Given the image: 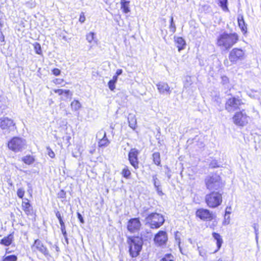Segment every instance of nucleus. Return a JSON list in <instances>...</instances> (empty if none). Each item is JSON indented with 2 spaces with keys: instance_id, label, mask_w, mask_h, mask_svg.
<instances>
[{
  "instance_id": "f257e3e1",
  "label": "nucleus",
  "mask_w": 261,
  "mask_h": 261,
  "mask_svg": "<svg viewBox=\"0 0 261 261\" xmlns=\"http://www.w3.org/2000/svg\"><path fill=\"white\" fill-rule=\"evenodd\" d=\"M148 208L143 207L141 215L145 217L146 224H148L152 229L160 228L165 222L164 216L158 213H148Z\"/></svg>"
},
{
  "instance_id": "f03ea898",
  "label": "nucleus",
  "mask_w": 261,
  "mask_h": 261,
  "mask_svg": "<svg viewBox=\"0 0 261 261\" xmlns=\"http://www.w3.org/2000/svg\"><path fill=\"white\" fill-rule=\"evenodd\" d=\"M239 40V36L236 33H228L224 32L217 38V45L224 50H228Z\"/></svg>"
},
{
  "instance_id": "7ed1b4c3",
  "label": "nucleus",
  "mask_w": 261,
  "mask_h": 261,
  "mask_svg": "<svg viewBox=\"0 0 261 261\" xmlns=\"http://www.w3.org/2000/svg\"><path fill=\"white\" fill-rule=\"evenodd\" d=\"M141 236H129L127 238V243L128 245V252L132 257L138 256L142 249L143 244V237L144 232L142 231Z\"/></svg>"
},
{
  "instance_id": "20e7f679",
  "label": "nucleus",
  "mask_w": 261,
  "mask_h": 261,
  "mask_svg": "<svg viewBox=\"0 0 261 261\" xmlns=\"http://www.w3.org/2000/svg\"><path fill=\"white\" fill-rule=\"evenodd\" d=\"M205 186L208 190L212 191H222L224 184L221 177L216 173H210L204 179Z\"/></svg>"
},
{
  "instance_id": "39448f33",
  "label": "nucleus",
  "mask_w": 261,
  "mask_h": 261,
  "mask_svg": "<svg viewBox=\"0 0 261 261\" xmlns=\"http://www.w3.org/2000/svg\"><path fill=\"white\" fill-rule=\"evenodd\" d=\"M223 191H212L205 196V201L210 208H216L220 205L222 202Z\"/></svg>"
},
{
  "instance_id": "423d86ee",
  "label": "nucleus",
  "mask_w": 261,
  "mask_h": 261,
  "mask_svg": "<svg viewBox=\"0 0 261 261\" xmlns=\"http://www.w3.org/2000/svg\"><path fill=\"white\" fill-rule=\"evenodd\" d=\"M244 105L242 100L239 97H231L228 98L225 104V109L228 113H232L241 110V106Z\"/></svg>"
},
{
  "instance_id": "0eeeda50",
  "label": "nucleus",
  "mask_w": 261,
  "mask_h": 261,
  "mask_svg": "<svg viewBox=\"0 0 261 261\" xmlns=\"http://www.w3.org/2000/svg\"><path fill=\"white\" fill-rule=\"evenodd\" d=\"M25 140L17 137H13L8 143L9 148L14 152L22 151L25 148Z\"/></svg>"
},
{
  "instance_id": "6e6552de",
  "label": "nucleus",
  "mask_w": 261,
  "mask_h": 261,
  "mask_svg": "<svg viewBox=\"0 0 261 261\" xmlns=\"http://www.w3.org/2000/svg\"><path fill=\"white\" fill-rule=\"evenodd\" d=\"M0 128L3 130L4 134H9L16 129L13 120L8 117H2L0 118Z\"/></svg>"
},
{
  "instance_id": "1a4fd4ad",
  "label": "nucleus",
  "mask_w": 261,
  "mask_h": 261,
  "mask_svg": "<svg viewBox=\"0 0 261 261\" xmlns=\"http://www.w3.org/2000/svg\"><path fill=\"white\" fill-rule=\"evenodd\" d=\"M248 118L245 110L242 109L234 114L232 120L236 125L243 126L248 123Z\"/></svg>"
},
{
  "instance_id": "9d476101",
  "label": "nucleus",
  "mask_w": 261,
  "mask_h": 261,
  "mask_svg": "<svg viewBox=\"0 0 261 261\" xmlns=\"http://www.w3.org/2000/svg\"><path fill=\"white\" fill-rule=\"evenodd\" d=\"M228 58L232 64H236L244 59L245 51L241 48H234L230 51Z\"/></svg>"
},
{
  "instance_id": "9b49d317",
  "label": "nucleus",
  "mask_w": 261,
  "mask_h": 261,
  "mask_svg": "<svg viewBox=\"0 0 261 261\" xmlns=\"http://www.w3.org/2000/svg\"><path fill=\"white\" fill-rule=\"evenodd\" d=\"M140 151L136 148H132L128 154V160L130 164L135 169L139 168V159L138 155Z\"/></svg>"
},
{
  "instance_id": "f8f14e48",
  "label": "nucleus",
  "mask_w": 261,
  "mask_h": 261,
  "mask_svg": "<svg viewBox=\"0 0 261 261\" xmlns=\"http://www.w3.org/2000/svg\"><path fill=\"white\" fill-rule=\"evenodd\" d=\"M196 215L201 220L206 221H212L215 217L212 212L203 208L198 209L196 212Z\"/></svg>"
},
{
  "instance_id": "ddd939ff",
  "label": "nucleus",
  "mask_w": 261,
  "mask_h": 261,
  "mask_svg": "<svg viewBox=\"0 0 261 261\" xmlns=\"http://www.w3.org/2000/svg\"><path fill=\"white\" fill-rule=\"evenodd\" d=\"M141 226V223L139 218H134L130 219L127 224V230L132 233L138 232Z\"/></svg>"
},
{
  "instance_id": "4468645a",
  "label": "nucleus",
  "mask_w": 261,
  "mask_h": 261,
  "mask_svg": "<svg viewBox=\"0 0 261 261\" xmlns=\"http://www.w3.org/2000/svg\"><path fill=\"white\" fill-rule=\"evenodd\" d=\"M167 240V234L165 231L160 230L154 236V242L157 246H162L166 245Z\"/></svg>"
},
{
  "instance_id": "2eb2a0df",
  "label": "nucleus",
  "mask_w": 261,
  "mask_h": 261,
  "mask_svg": "<svg viewBox=\"0 0 261 261\" xmlns=\"http://www.w3.org/2000/svg\"><path fill=\"white\" fill-rule=\"evenodd\" d=\"M35 247L38 251L43 254L45 257L49 256V252L47 247L43 245L42 241L39 239H36L34 241L33 246Z\"/></svg>"
},
{
  "instance_id": "dca6fc26",
  "label": "nucleus",
  "mask_w": 261,
  "mask_h": 261,
  "mask_svg": "<svg viewBox=\"0 0 261 261\" xmlns=\"http://www.w3.org/2000/svg\"><path fill=\"white\" fill-rule=\"evenodd\" d=\"M96 138L99 140L98 146L100 147H106L110 143L107 137L106 133L103 130H101L97 133Z\"/></svg>"
},
{
  "instance_id": "f3484780",
  "label": "nucleus",
  "mask_w": 261,
  "mask_h": 261,
  "mask_svg": "<svg viewBox=\"0 0 261 261\" xmlns=\"http://www.w3.org/2000/svg\"><path fill=\"white\" fill-rule=\"evenodd\" d=\"M156 86L160 94L170 95L172 92V90L166 82H160L156 84Z\"/></svg>"
},
{
  "instance_id": "a211bd4d",
  "label": "nucleus",
  "mask_w": 261,
  "mask_h": 261,
  "mask_svg": "<svg viewBox=\"0 0 261 261\" xmlns=\"http://www.w3.org/2000/svg\"><path fill=\"white\" fill-rule=\"evenodd\" d=\"M22 208L27 215L33 216L34 215V213L33 206L27 198H24L22 201Z\"/></svg>"
},
{
  "instance_id": "6ab92c4d",
  "label": "nucleus",
  "mask_w": 261,
  "mask_h": 261,
  "mask_svg": "<svg viewBox=\"0 0 261 261\" xmlns=\"http://www.w3.org/2000/svg\"><path fill=\"white\" fill-rule=\"evenodd\" d=\"M237 20L240 29L245 35L247 33V24L245 22L243 15L241 14H239Z\"/></svg>"
},
{
  "instance_id": "aec40b11",
  "label": "nucleus",
  "mask_w": 261,
  "mask_h": 261,
  "mask_svg": "<svg viewBox=\"0 0 261 261\" xmlns=\"http://www.w3.org/2000/svg\"><path fill=\"white\" fill-rule=\"evenodd\" d=\"M14 241V232L4 237L0 241V244L5 246H9Z\"/></svg>"
},
{
  "instance_id": "412c9836",
  "label": "nucleus",
  "mask_w": 261,
  "mask_h": 261,
  "mask_svg": "<svg viewBox=\"0 0 261 261\" xmlns=\"http://www.w3.org/2000/svg\"><path fill=\"white\" fill-rule=\"evenodd\" d=\"M152 181L158 195L160 196H162L164 193H163L161 188L160 181L158 178L157 175L156 174L152 176Z\"/></svg>"
},
{
  "instance_id": "4be33fe9",
  "label": "nucleus",
  "mask_w": 261,
  "mask_h": 261,
  "mask_svg": "<svg viewBox=\"0 0 261 261\" xmlns=\"http://www.w3.org/2000/svg\"><path fill=\"white\" fill-rule=\"evenodd\" d=\"M175 42L179 51L185 48L186 45V41L182 37H178L175 38Z\"/></svg>"
},
{
  "instance_id": "5701e85b",
  "label": "nucleus",
  "mask_w": 261,
  "mask_h": 261,
  "mask_svg": "<svg viewBox=\"0 0 261 261\" xmlns=\"http://www.w3.org/2000/svg\"><path fill=\"white\" fill-rule=\"evenodd\" d=\"M212 236L215 239V240L216 241V244L217 247V249L216 250L215 252L218 251L220 248L221 247L222 243H223V240L222 238V237L220 236V234L218 233L213 232L212 233Z\"/></svg>"
},
{
  "instance_id": "b1692460",
  "label": "nucleus",
  "mask_w": 261,
  "mask_h": 261,
  "mask_svg": "<svg viewBox=\"0 0 261 261\" xmlns=\"http://www.w3.org/2000/svg\"><path fill=\"white\" fill-rule=\"evenodd\" d=\"M221 84L223 86L225 89L226 90L225 93H227L228 90H230L231 89V85L229 83V79L226 76H221Z\"/></svg>"
},
{
  "instance_id": "393cba45",
  "label": "nucleus",
  "mask_w": 261,
  "mask_h": 261,
  "mask_svg": "<svg viewBox=\"0 0 261 261\" xmlns=\"http://www.w3.org/2000/svg\"><path fill=\"white\" fill-rule=\"evenodd\" d=\"M17 256L15 254L5 255L3 256L2 261H17Z\"/></svg>"
},
{
  "instance_id": "a878e982",
  "label": "nucleus",
  "mask_w": 261,
  "mask_h": 261,
  "mask_svg": "<svg viewBox=\"0 0 261 261\" xmlns=\"http://www.w3.org/2000/svg\"><path fill=\"white\" fill-rule=\"evenodd\" d=\"M152 159L154 163L157 166L161 165L160 153L159 152H154L152 154Z\"/></svg>"
},
{
  "instance_id": "bb28decb",
  "label": "nucleus",
  "mask_w": 261,
  "mask_h": 261,
  "mask_svg": "<svg viewBox=\"0 0 261 261\" xmlns=\"http://www.w3.org/2000/svg\"><path fill=\"white\" fill-rule=\"evenodd\" d=\"M22 161L26 164L31 165L34 163L35 160L33 156L28 155L23 157Z\"/></svg>"
},
{
  "instance_id": "cd10ccee",
  "label": "nucleus",
  "mask_w": 261,
  "mask_h": 261,
  "mask_svg": "<svg viewBox=\"0 0 261 261\" xmlns=\"http://www.w3.org/2000/svg\"><path fill=\"white\" fill-rule=\"evenodd\" d=\"M86 40L89 43H91L92 41L96 43L97 40L95 37V34L92 32L89 33L86 35Z\"/></svg>"
},
{
  "instance_id": "c85d7f7f",
  "label": "nucleus",
  "mask_w": 261,
  "mask_h": 261,
  "mask_svg": "<svg viewBox=\"0 0 261 261\" xmlns=\"http://www.w3.org/2000/svg\"><path fill=\"white\" fill-rule=\"evenodd\" d=\"M219 5L224 11H229V9L227 6L228 0H220L219 2Z\"/></svg>"
},
{
  "instance_id": "c756f323",
  "label": "nucleus",
  "mask_w": 261,
  "mask_h": 261,
  "mask_svg": "<svg viewBox=\"0 0 261 261\" xmlns=\"http://www.w3.org/2000/svg\"><path fill=\"white\" fill-rule=\"evenodd\" d=\"M121 8L123 10V11L125 13H127L130 11L128 4L129 1L121 2Z\"/></svg>"
},
{
  "instance_id": "7c9ffc66",
  "label": "nucleus",
  "mask_w": 261,
  "mask_h": 261,
  "mask_svg": "<svg viewBox=\"0 0 261 261\" xmlns=\"http://www.w3.org/2000/svg\"><path fill=\"white\" fill-rule=\"evenodd\" d=\"M33 46L36 54L42 56V51L41 45L38 42H35L33 44Z\"/></svg>"
},
{
  "instance_id": "2f4dec72",
  "label": "nucleus",
  "mask_w": 261,
  "mask_h": 261,
  "mask_svg": "<svg viewBox=\"0 0 261 261\" xmlns=\"http://www.w3.org/2000/svg\"><path fill=\"white\" fill-rule=\"evenodd\" d=\"M71 107L72 110L77 111L81 107V104L78 100H74L71 103Z\"/></svg>"
},
{
  "instance_id": "473e14b6",
  "label": "nucleus",
  "mask_w": 261,
  "mask_h": 261,
  "mask_svg": "<svg viewBox=\"0 0 261 261\" xmlns=\"http://www.w3.org/2000/svg\"><path fill=\"white\" fill-rule=\"evenodd\" d=\"M129 126L133 129H135L136 125V120L133 116H130L128 117Z\"/></svg>"
},
{
  "instance_id": "72a5a7b5",
  "label": "nucleus",
  "mask_w": 261,
  "mask_h": 261,
  "mask_svg": "<svg viewBox=\"0 0 261 261\" xmlns=\"http://www.w3.org/2000/svg\"><path fill=\"white\" fill-rule=\"evenodd\" d=\"M174 257L171 253L166 254L160 261H173Z\"/></svg>"
},
{
  "instance_id": "f704fd0d",
  "label": "nucleus",
  "mask_w": 261,
  "mask_h": 261,
  "mask_svg": "<svg viewBox=\"0 0 261 261\" xmlns=\"http://www.w3.org/2000/svg\"><path fill=\"white\" fill-rule=\"evenodd\" d=\"M170 25L169 29L170 31L172 33H174L176 31V25L175 23L174 22L173 17V16H171L170 20Z\"/></svg>"
},
{
  "instance_id": "c9c22d12",
  "label": "nucleus",
  "mask_w": 261,
  "mask_h": 261,
  "mask_svg": "<svg viewBox=\"0 0 261 261\" xmlns=\"http://www.w3.org/2000/svg\"><path fill=\"white\" fill-rule=\"evenodd\" d=\"M122 174L124 177L126 178H129L131 174V173L130 171L128 169L127 167H126L122 170Z\"/></svg>"
},
{
  "instance_id": "e433bc0d",
  "label": "nucleus",
  "mask_w": 261,
  "mask_h": 261,
  "mask_svg": "<svg viewBox=\"0 0 261 261\" xmlns=\"http://www.w3.org/2000/svg\"><path fill=\"white\" fill-rule=\"evenodd\" d=\"M24 190L23 188H19L17 191V196L20 198H22L24 196Z\"/></svg>"
},
{
  "instance_id": "4c0bfd02",
  "label": "nucleus",
  "mask_w": 261,
  "mask_h": 261,
  "mask_svg": "<svg viewBox=\"0 0 261 261\" xmlns=\"http://www.w3.org/2000/svg\"><path fill=\"white\" fill-rule=\"evenodd\" d=\"M58 197L60 198L65 199L66 193L64 190H61L58 193Z\"/></svg>"
},
{
  "instance_id": "58836bf2",
  "label": "nucleus",
  "mask_w": 261,
  "mask_h": 261,
  "mask_svg": "<svg viewBox=\"0 0 261 261\" xmlns=\"http://www.w3.org/2000/svg\"><path fill=\"white\" fill-rule=\"evenodd\" d=\"M115 82L112 81L111 80L109 81L108 82L109 88L111 91H113L115 89Z\"/></svg>"
},
{
  "instance_id": "ea45409f",
  "label": "nucleus",
  "mask_w": 261,
  "mask_h": 261,
  "mask_svg": "<svg viewBox=\"0 0 261 261\" xmlns=\"http://www.w3.org/2000/svg\"><path fill=\"white\" fill-rule=\"evenodd\" d=\"M46 149L47 150L48 155L51 158H54L55 156V154L54 152L51 149V148L49 147H47Z\"/></svg>"
},
{
  "instance_id": "a19ab883",
  "label": "nucleus",
  "mask_w": 261,
  "mask_h": 261,
  "mask_svg": "<svg viewBox=\"0 0 261 261\" xmlns=\"http://www.w3.org/2000/svg\"><path fill=\"white\" fill-rule=\"evenodd\" d=\"M210 167L212 168H215L219 167V165L217 161L213 160L210 164Z\"/></svg>"
},
{
  "instance_id": "79ce46f5",
  "label": "nucleus",
  "mask_w": 261,
  "mask_h": 261,
  "mask_svg": "<svg viewBox=\"0 0 261 261\" xmlns=\"http://www.w3.org/2000/svg\"><path fill=\"white\" fill-rule=\"evenodd\" d=\"M51 71H52L53 74L54 75H55V76H58L61 73V70L59 69L56 68H54L51 70Z\"/></svg>"
},
{
  "instance_id": "37998d69",
  "label": "nucleus",
  "mask_w": 261,
  "mask_h": 261,
  "mask_svg": "<svg viewBox=\"0 0 261 261\" xmlns=\"http://www.w3.org/2000/svg\"><path fill=\"white\" fill-rule=\"evenodd\" d=\"M86 17L85 16V13L84 12H81L79 18V21L81 23H84Z\"/></svg>"
},
{
  "instance_id": "c03bdc74",
  "label": "nucleus",
  "mask_w": 261,
  "mask_h": 261,
  "mask_svg": "<svg viewBox=\"0 0 261 261\" xmlns=\"http://www.w3.org/2000/svg\"><path fill=\"white\" fill-rule=\"evenodd\" d=\"M63 95H64L66 97V98H68L69 95H72V94L69 90L64 89V93Z\"/></svg>"
},
{
  "instance_id": "a18cd8bd",
  "label": "nucleus",
  "mask_w": 261,
  "mask_h": 261,
  "mask_svg": "<svg viewBox=\"0 0 261 261\" xmlns=\"http://www.w3.org/2000/svg\"><path fill=\"white\" fill-rule=\"evenodd\" d=\"M77 217L81 223H82L83 224L85 223V221H84V218H83L82 215L79 212H77Z\"/></svg>"
},
{
  "instance_id": "49530a36",
  "label": "nucleus",
  "mask_w": 261,
  "mask_h": 261,
  "mask_svg": "<svg viewBox=\"0 0 261 261\" xmlns=\"http://www.w3.org/2000/svg\"><path fill=\"white\" fill-rule=\"evenodd\" d=\"M54 92L58 94L59 95H63L64 93V89H54Z\"/></svg>"
},
{
  "instance_id": "de8ad7c7",
  "label": "nucleus",
  "mask_w": 261,
  "mask_h": 261,
  "mask_svg": "<svg viewBox=\"0 0 261 261\" xmlns=\"http://www.w3.org/2000/svg\"><path fill=\"white\" fill-rule=\"evenodd\" d=\"M200 149H202L204 147V144L202 141L198 140V142L196 144Z\"/></svg>"
},
{
  "instance_id": "09e8293b",
  "label": "nucleus",
  "mask_w": 261,
  "mask_h": 261,
  "mask_svg": "<svg viewBox=\"0 0 261 261\" xmlns=\"http://www.w3.org/2000/svg\"><path fill=\"white\" fill-rule=\"evenodd\" d=\"M253 227L254 229L255 234H258V225L256 223H254L253 225Z\"/></svg>"
},
{
  "instance_id": "8fccbe9b",
  "label": "nucleus",
  "mask_w": 261,
  "mask_h": 261,
  "mask_svg": "<svg viewBox=\"0 0 261 261\" xmlns=\"http://www.w3.org/2000/svg\"><path fill=\"white\" fill-rule=\"evenodd\" d=\"M0 41L2 42H4L5 44V36L2 32H0Z\"/></svg>"
},
{
  "instance_id": "3c124183",
  "label": "nucleus",
  "mask_w": 261,
  "mask_h": 261,
  "mask_svg": "<svg viewBox=\"0 0 261 261\" xmlns=\"http://www.w3.org/2000/svg\"><path fill=\"white\" fill-rule=\"evenodd\" d=\"M63 81V80L58 79H56L54 81V83L56 84H60Z\"/></svg>"
},
{
  "instance_id": "603ef678",
  "label": "nucleus",
  "mask_w": 261,
  "mask_h": 261,
  "mask_svg": "<svg viewBox=\"0 0 261 261\" xmlns=\"http://www.w3.org/2000/svg\"><path fill=\"white\" fill-rule=\"evenodd\" d=\"M122 73V70L121 69H117L116 72V74L117 76H119Z\"/></svg>"
},
{
  "instance_id": "864d4df0",
  "label": "nucleus",
  "mask_w": 261,
  "mask_h": 261,
  "mask_svg": "<svg viewBox=\"0 0 261 261\" xmlns=\"http://www.w3.org/2000/svg\"><path fill=\"white\" fill-rule=\"evenodd\" d=\"M61 225V230H66V227L64 223L60 224Z\"/></svg>"
},
{
  "instance_id": "5fc2aeb1",
  "label": "nucleus",
  "mask_w": 261,
  "mask_h": 261,
  "mask_svg": "<svg viewBox=\"0 0 261 261\" xmlns=\"http://www.w3.org/2000/svg\"><path fill=\"white\" fill-rule=\"evenodd\" d=\"M117 80H118V76H117L116 75H114L113 77V79L111 80L116 83Z\"/></svg>"
},
{
  "instance_id": "6e6d98bb",
  "label": "nucleus",
  "mask_w": 261,
  "mask_h": 261,
  "mask_svg": "<svg viewBox=\"0 0 261 261\" xmlns=\"http://www.w3.org/2000/svg\"><path fill=\"white\" fill-rule=\"evenodd\" d=\"M230 210L231 209V207H227L226 208V211H225V216H226L227 214H228L229 215L231 212L229 211H228V210Z\"/></svg>"
},
{
  "instance_id": "4d7b16f0",
  "label": "nucleus",
  "mask_w": 261,
  "mask_h": 261,
  "mask_svg": "<svg viewBox=\"0 0 261 261\" xmlns=\"http://www.w3.org/2000/svg\"><path fill=\"white\" fill-rule=\"evenodd\" d=\"M56 216L57 217V218L58 219L60 218V217H62V216H61V213H60V212H59V211H57V212H56Z\"/></svg>"
},
{
  "instance_id": "13d9d810",
  "label": "nucleus",
  "mask_w": 261,
  "mask_h": 261,
  "mask_svg": "<svg viewBox=\"0 0 261 261\" xmlns=\"http://www.w3.org/2000/svg\"><path fill=\"white\" fill-rule=\"evenodd\" d=\"M61 231H62V233L64 238H66V237L67 236V233L66 232V230H62Z\"/></svg>"
},
{
  "instance_id": "bf43d9fd",
  "label": "nucleus",
  "mask_w": 261,
  "mask_h": 261,
  "mask_svg": "<svg viewBox=\"0 0 261 261\" xmlns=\"http://www.w3.org/2000/svg\"><path fill=\"white\" fill-rule=\"evenodd\" d=\"M215 100L218 104L221 103V98L219 96L217 97V98H216Z\"/></svg>"
},
{
  "instance_id": "052dcab7",
  "label": "nucleus",
  "mask_w": 261,
  "mask_h": 261,
  "mask_svg": "<svg viewBox=\"0 0 261 261\" xmlns=\"http://www.w3.org/2000/svg\"><path fill=\"white\" fill-rule=\"evenodd\" d=\"M195 139H196V138L192 139H189L188 140L187 143H189V144H191V143H193V140H195Z\"/></svg>"
},
{
  "instance_id": "680f3d73",
  "label": "nucleus",
  "mask_w": 261,
  "mask_h": 261,
  "mask_svg": "<svg viewBox=\"0 0 261 261\" xmlns=\"http://www.w3.org/2000/svg\"><path fill=\"white\" fill-rule=\"evenodd\" d=\"M58 220H59V221L60 224H61V223H64V221H63V219H62V217H60V218H59V219H58Z\"/></svg>"
},
{
  "instance_id": "e2e57ef3",
  "label": "nucleus",
  "mask_w": 261,
  "mask_h": 261,
  "mask_svg": "<svg viewBox=\"0 0 261 261\" xmlns=\"http://www.w3.org/2000/svg\"><path fill=\"white\" fill-rule=\"evenodd\" d=\"M3 26H4L3 23L1 21H0V32H2V29L3 27Z\"/></svg>"
},
{
  "instance_id": "0e129e2a",
  "label": "nucleus",
  "mask_w": 261,
  "mask_h": 261,
  "mask_svg": "<svg viewBox=\"0 0 261 261\" xmlns=\"http://www.w3.org/2000/svg\"><path fill=\"white\" fill-rule=\"evenodd\" d=\"M64 239H65V242L67 244H69V242H68V239L67 238V236L66 237V238H64Z\"/></svg>"
},
{
  "instance_id": "69168bd1",
  "label": "nucleus",
  "mask_w": 261,
  "mask_h": 261,
  "mask_svg": "<svg viewBox=\"0 0 261 261\" xmlns=\"http://www.w3.org/2000/svg\"><path fill=\"white\" fill-rule=\"evenodd\" d=\"M255 239L256 242L258 241V234H255Z\"/></svg>"
},
{
  "instance_id": "338daca9",
  "label": "nucleus",
  "mask_w": 261,
  "mask_h": 261,
  "mask_svg": "<svg viewBox=\"0 0 261 261\" xmlns=\"http://www.w3.org/2000/svg\"><path fill=\"white\" fill-rule=\"evenodd\" d=\"M188 241L191 243L192 244V241L191 239H189Z\"/></svg>"
},
{
  "instance_id": "774afa93",
  "label": "nucleus",
  "mask_w": 261,
  "mask_h": 261,
  "mask_svg": "<svg viewBox=\"0 0 261 261\" xmlns=\"http://www.w3.org/2000/svg\"><path fill=\"white\" fill-rule=\"evenodd\" d=\"M126 1V0H121V2H125Z\"/></svg>"
}]
</instances>
